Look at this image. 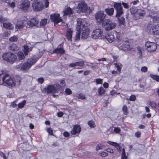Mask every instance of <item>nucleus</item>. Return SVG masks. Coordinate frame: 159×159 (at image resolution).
I'll return each mask as SVG.
<instances>
[{
  "instance_id": "53",
  "label": "nucleus",
  "mask_w": 159,
  "mask_h": 159,
  "mask_svg": "<svg viewBox=\"0 0 159 159\" xmlns=\"http://www.w3.org/2000/svg\"><path fill=\"white\" fill-rule=\"evenodd\" d=\"M129 99L131 101H134L136 99V97L134 95H132L130 96Z\"/></svg>"
},
{
  "instance_id": "2",
  "label": "nucleus",
  "mask_w": 159,
  "mask_h": 159,
  "mask_svg": "<svg viewBox=\"0 0 159 159\" xmlns=\"http://www.w3.org/2000/svg\"><path fill=\"white\" fill-rule=\"evenodd\" d=\"M2 80L4 85L9 87L14 86L16 81L14 78L10 76L8 74H5L2 77Z\"/></svg>"
},
{
  "instance_id": "20",
  "label": "nucleus",
  "mask_w": 159,
  "mask_h": 159,
  "mask_svg": "<svg viewBox=\"0 0 159 159\" xmlns=\"http://www.w3.org/2000/svg\"><path fill=\"white\" fill-rule=\"evenodd\" d=\"M25 20L19 21H18L16 25V28L17 30H20L22 29L25 26V25L26 23Z\"/></svg>"
},
{
  "instance_id": "17",
  "label": "nucleus",
  "mask_w": 159,
  "mask_h": 159,
  "mask_svg": "<svg viewBox=\"0 0 159 159\" xmlns=\"http://www.w3.org/2000/svg\"><path fill=\"white\" fill-rule=\"evenodd\" d=\"M105 39L109 43H111L115 39V36L114 35L113 33H108L105 36Z\"/></svg>"
},
{
  "instance_id": "59",
  "label": "nucleus",
  "mask_w": 159,
  "mask_h": 159,
  "mask_svg": "<svg viewBox=\"0 0 159 159\" xmlns=\"http://www.w3.org/2000/svg\"><path fill=\"white\" fill-rule=\"evenodd\" d=\"M139 2V0H136L131 2L130 3V4H133V5H135L137 4Z\"/></svg>"
},
{
  "instance_id": "40",
  "label": "nucleus",
  "mask_w": 159,
  "mask_h": 159,
  "mask_svg": "<svg viewBox=\"0 0 159 159\" xmlns=\"http://www.w3.org/2000/svg\"><path fill=\"white\" fill-rule=\"evenodd\" d=\"M88 124L91 127L93 128L95 126L94 122L93 120L89 121L88 122Z\"/></svg>"
},
{
  "instance_id": "51",
  "label": "nucleus",
  "mask_w": 159,
  "mask_h": 159,
  "mask_svg": "<svg viewBox=\"0 0 159 159\" xmlns=\"http://www.w3.org/2000/svg\"><path fill=\"white\" fill-rule=\"evenodd\" d=\"M9 2L7 3L8 4V6L12 8L14 7L15 6V3L14 2H12L11 3H10V0H9Z\"/></svg>"
},
{
  "instance_id": "25",
  "label": "nucleus",
  "mask_w": 159,
  "mask_h": 159,
  "mask_svg": "<svg viewBox=\"0 0 159 159\" xmlns=\"http://www.w3.org/2000/svg\"><path fill=\"white\" fill-rule=\"evenodd\" d=\"M3 26L4 28L9 30H12L14 27L13 25L10 23H3Z\"/></svg>"
},
{
  "instance_id": "15",
  "label": "nucleus",
  "mask_w": 159,
  "mask_h": 159,
  "mask_svg": "<svg viewBox=\"0 0 159 159\" xmlns=\"http://www.w3.org/2000/svg\"><path fill=\"white\" fill-rule=\"evenodd\" d=\"M77 8L80 11L85 12L87 11V4L84 1H81L78 4Z\"/></svg>"
},
{
  "instance_id": "62",
  "label": "nucleus",
  "mask_w": 159,
  "mask_h": 159,
  "mask_svg": "<svg viewBox=\"0 0 159 159\" xmlns=\"http://www.w3.org/2000/svg\"><path fill=\"white\" fill-rule=\"evenodd\" d=\"M38 81L41 84L43 83L44 81V79L42 78H39L38 79Z\"/></svg>"
},
{
  "instance_id": "26",
  "label": "nucleus",
  "mask_w": 159,
  "mask_h": 159,
  "mask_svg": "<svg viewBox=\"0 0 159 159\" xmlns=\"http://www.w3.org/2000/svg\"><path fill=\"white\" fill-rule=\"evenodd\" d=\"M63 15H68L72 14V10L70 7H67L63 11Z\"/></svg>"
},
{
  "instance_id": "21",
  "label": "nucleus",
  "mask_w": 159,
  "mask_h": 159,
  "mask_svg": "<svg viewBox=\"0 0 159 159\" xmlns=\"http://www.w3.org/2000/svg\"><path fill=\"white\" fill-rule=\"evenodd\" d=\"M38 21L36 20V19L33 18L28 21L26 23L30 27H32L36 26L38 24Z\"/></svg>"
},
{
  "instance_id": "1",
  "label": "nucleus",
  "mask_w": 159,
  "mask_h": 159,
  "mask_svg": "<svg viewBox=\"0 0 159 159\" xmlns=\"http://www.w3.org/2000/svg\"><path fill=\"white\" fill-rule=\"evenodd\" d=\"M129 11L131 14L133 15V18L135 20L142 18L145 14V11L143 9L134 7H130Z\"/></svg>"
},
{
  "instance_id": "16",
  "label": "nucleus",
  "mask_w": 159,
  "mask_h": 159,
  "mask_svg": "<svg viewBox=\"0 0 159 159\" xmlns=\"http://www.w3.org/2000/svg\"><path fill=\"white\" fill-rule=\"evenodd\" d=\"M84 65V62L82 61L70 63L69 64V66L71 67H74L75 68L80 69L82 68Z\"/></svg>"
},
{
  "instance_id": "31",
  "label": "nucleus",
  "mask_w": 159,
  "mask_h": 159,
  "mask_svg": "<svg viewBox=\"0 0 159 159\" xmlns=\"http://www.w3.org/2000/svg\"><path fill=\"white\" fill-rule=\"evenodd\" d=\"M48 19H43L41 20L40 22V26L41 27H43L47 24Z\"/></svg>"
},
{
  "instance_id": "27",
  "label": "nucleus",
  "mask_w": 159,
  "mask_h": 159,
  "mask_svg": "<svg viewBox=\"0 0 159 159\" xmlns=\"http://www.w3.org/2000/svg\"><path fill=\"white\" fill-rule=\"evenodd\" d=\"M105 11L109 16H111L113 15L114 9L113 8L108 7L105 9Z\"/></svg>"
},
{
  "instance_id": "50",
  "label": "nucleus",
  "mask_w": 159,
  "mask_h": 159,
  "mask_svg": "<svg viewBox=\"0 0 159 159\" xmlns=\"http://www.w3.org/2000/svg\"><path fill=\"white\" fill-rule=\"evenodd\" d=\"M54 86L56 88V91H57V89H61L62 87V86L60 85L59 84H55L54 85Z\"/></svg>"
},
{
  "instance_id": "35",
  "label": "nucleus",
  "mask_w": 159,
  "mask_h": 159,
  "mask_svg": "<svg viewBox=\"0 0 159 159\" xmlns=\"http://www.w3.org/2000/svg\"><path fill=\"white\" fill-rule=\"evenodd\" d=\"M98 94L101 95L104 93V88L102 86H101L98 89Z\"/></svg>"
},
{
  "instance_id": "61",
  "label": "nucleus",
  "mask_w": 159,
  "mask_h": 159,
  "mask_svg": "<svg viewBox=\"0 0 159 159\" xmlns=\"http://www.w3.org/2000/svg\"><path fill=\"white\" fill-rule=\"evenodd\" d=\"M141 133L139 131H138L135 133V135L137 138H139L140 137Z\"/></svg>"
},
{
  "instance_id": "44",
  "label": "nucleus",
  "mask_w": 159,
  "mask_h": 159,
  "mask_svg": "<svg viewBox=\"0 0 159 159\" xmlns=\"http://www.w3.org/2000/svg\"><path fill=\"white\" fill-rule=\"evenodd\" d=\"M22 63L19 64L16 66V69L18 71H22Z\"/></svg>"
},
{
  "instance_id": "38",
  "label": "nucleus",
  "mask_w": 159,
  "mask_h": 159,
  "mask_svg": "<svg viewBox=\"0 0 159 159\" xmlns=\"http://www.w3.org/2000/svg\"><path fill=\"white\" fill-rule=\"evenodd\" d=\"M104 148V145L103 144L101 143H99L97 145L96 149L97 151H98L101 149H102Z\"/></svg>"
},
{
  "instance_id": "19",
  "label": "nucleus",
  "mask_w": 159,
  "mask_h": 159,
  "mask_svg": "<svg viewBox=\"0 0 159 159\" xmlns=\"http://www.w3.org/2000/svg\"><path fill=\"white\" fill-rule=\"evenodd\" d=\"M53 52L58 54H64L65 53V51L63 49V45L62 44H60L56 49L53 50Z\"/></svg>"
},
{
  "instance_id": "30",
  "label": "nucleus",
  "mask_w": 159,
  "mask_h": 159,
  "mask_svg": "<svg viewBox=\"0 0 159 159\" xmlns=\"http://www.w3.org/2000/svg\"><path fill=\"white\" fill-rule=\"evenodd\" d=\"M81 32V30H77L76 34L75 37V41H79L80 39V34Z\"/></svg>"
},
{
  "instance_id": "55",
  "label": "nucleus",
  "mask_w": 159,
  "mask_h": 159,
  "mask_svg": "<svg viewBox=\"0 0 159 159\" xmlns=\"http://www.w3.org/2000/svg\"><path fill=\"white\" fill-rule=\"evenodd\" d=\"M67 95H70L72 93V91L69 88L66 89L65 91Z\"/></svg>"
},
{
  "instance_id": "63",
  "label": "nucleus",
  "mask_w": 159,
  "mask_h": 159,
  "mask_svg": "<svg viewBox=\"0 0 159 159\" xmlns=\"http://www.w3.org/2000/svg\"><path fill=\"white\" fill-rule=\"evenodd\" d=\"M106 151L107 152L111 153H113L114 152L113 149L109 148L106 149Z\"/></svg>"
},
{
  "instance_id": "23",
  "label": "nucleus",
  "mask_w": 159,
  "mask_h": 159,
  "mask_svg": "<svg viewBox=\"0 0 159 159\" xmlns=\"http://www.w3.org/2000/svg\"><path fill=\"white\" fill-rule=\"evenodd\" d=\"M81 131V128L78 125H75L74 126L73 129L71 131V133L73 134L79 133Z\"/></svg>"
},
{
  "instance_id": "5",
  "label": "nucleus",
  "mask_w": 159,
  "mask_h": 159,
  "mask_svg": "<svg viewBox=\"0 0 159 159\" xmlns=\"http://www.w3.org/2000/svg\"><path fill=\"white\" fill-rule=\"evenodd\" d=\"M2 57L4 60L7 61L11 64H13L17 58L16 55L11 52L4 53Z\"/></svg>"
},
{
  "instance_id": "64",
  "label": "nucleus",
  "mask_w": 159,
  "mask_h": 159,
  "mask_svg": "<svg viewBox=\"0 0 159 159\" xmlns=\"http://www.w3.org/2000/svg\"><path fill=\"white\" fill-rule=\"evenodd\" d=\"M114 131L116 133H119L120 131V129L118 128H115L114 129Z\"/></svg>"
},
{
  "instance_id": "34",
  "label": "nucleus",
  "mask_w": 159,
  "mask_h": 159,
  "mask_svg": "<svg viewBox=\"0 0 159 159\" xmlns=\"http://www.w3.org/2000/svg\"><path fill=\"white\" fill-rule=\"evenodd\" d=\"M153 22L155 23H158L159 22V16L157 15L154 16L152 18Z\"/></svg>"
},
{
  "instance_id": "13",
  "label": "nucleus",
  "mask_w": 159,
  "mask_h": 159,
  "mask_svg": "<svg viewBox=\"0 0 159 159\" xmlns=\"http://www.w3.org/2000/svg\"><path fill=\"white\" fill-rule=\"evenodd\" d=\"M102 33L103 31L102 30L100 29H96L93 31L91 37L94 39H96L99 38H102Z\"/></svg>"
},
{
  "instance_id": "33",
  "label": "nucleus",
  "mask_w": 159,
  "mask_h": 159,
  "mask_svg": "<svg viewBox=\"0 0 159 159\" xmlns=\"http://www.w3.org/2000/svg\"><path fill=\"white\" fill-rule=\"evenodd\" d=\"M114 65L115 67L117 69V71L119 73L120 72L122 67L121 64L116 63Z\"/></svg>"
},
{
  "instance_id": "4",
  "label": "nucleus",
  "mask_w": 159,
  "mask_h": 159,
  "mask_svg": "<svg viewBox=\"0 0 159 159\" xmlns=\"http://www.w3.org/2000/svg\"><path fill=\"white\" fill-rule=\"evenodd\" d=\"M102 25L106 31L111 30L114 28L116 25V23L109 19H105L102 22Z\"/></svg>"
},
{
  "instance_id": "8",
  "label": "nucleus",
  "mask_w": 159,
  "mask_h": 159,
  "mask_svg": "<svg viewBox=\"0 0 159 159\" xmlns=\"http://www.w3.org/2000/svg\"><path fill=\"white\" fill-rule=\"evenodd\" d=\"M146 30L148 33H152L154 35H159V25H158L152 27L148 26L146 28Z\"/></svg>"
},
{
  "instance_id": "32",
  "label": "nucleus",
  "mask_w": 159,
  "mask_h": 159,
  "mask_svg": "<svg viewBox=\"0 0 159 159\" xmlns=\"http://www.w3.org/2000/svg\"><path fill=\"white\" fill-rule=\"evenodd\" d=\"M118 18L119 23L120 25H124L125 23V19L123 17H121L120 18Z\"/></svg>"
},
{
  "instance_id": "14",
  "label": "nucleus",
  "mask_w": 159,
  "mask_h": 159,
  "mask_svg": "<svg viewBox=\"0 0 159 159\" xmlns=\"http://www.w3.org/2000/svg\"><path fill=\"white\" fill-rule=\"evenodd\" d=\"M44 91L47 94L54 93L56 92V88L54 85H49L43 89Z\"/></svg>"
},
{
  "instance_id": "18",
  "label": "nucleus",
  "mask_w": 159,
  "mask_h": 159,
  "mask_svg": "<svg viewBox=\"0 0 159 159\" xmlns=\"http://www.w3.org/2000/svg\"><path fill=\"white\" fill-rule=\"evenodd\" d=\"M83 20L80 18H78L77 19V26L76 30H81L83 29V28L85 27V25L83 24Z\"/></svg>"
},
{
  "instance_id": "48",
  "label": "nucleus",
  "mask_w": 159,
  "mask_h": 159,
  "mask_svg": "<svg viewBox=\"0 0 159 159\" xmlns=\"http://www.w3.org/2000/svg\"><path fill=\"white\" fill-rule=\"evenodd\" d=\"M77 97L79 99H84L85 98V95L82 93H80Z\"/></svg>"
},
{
  "instance_id": "41",
  "label": "nucleus",
  "mask_w": 159,
  "mask_h": 159,
  "mask_svg": "<svg viewBox=\"0 0 159 159\" xmlns=\"http://www.w3.org/2000/svg\"><path fill=\"white\" fill-rule=\"evenodd\" d=\"M96 84H102L103 83L102 80L100 78H97L95 80Z\"/></svg>"
},
{
  "instance_id": "39",
  "label": "nucleus",
  "mask_w": 159,
  "mask_h": 159,
  "mask_svg": "<svg viewBox=\"0 0 159 159\" xmlns=\"http://www.w3.org/2000/svg\"><path fill=\"white\" fill-rule=\"evenodd\" d=\"M17 56L19 57L20 60H21L24 58V54L22 52H19L18 53Z\"/></svg>"
},
{
  "instance_id": "49",
  "label": "nucleus",
  "mask_w": 159,
  "mask_h": 159,
  "mask_svg": "<svg viewBox=\"0 0 159 159\" xmlns=\"http://www.w3.org/2000/svg\"><path fill=\"white\" fill-rule=\"evenodd\" d=\"M121 4H122L124 8H125V9H128L129 8V6L128 5V3H126L124 2H122Z\"/></svg>"
},
{
  "instance_id": "29",
  "label": "nucleus",
  "mask_w": 159,
  "mask_h": 159,
  "mask_svg": "<svg viewBox=\"0 0 159 159\" xmlns=\"http://www.w3.org/2000/svg\"><path fill=\"white\" fill-rule=\"evenodd\" d=\"M123 50H128L130 48L129 45L128 43H123L121 46V48H120Z\"/></svg>"
},
{
  "instance_id": "45",
  "label": "nucleus",
  "mask_w": 159,
  "mask_h": 159,
  "mask_svg": "<svg viewBox=\"0 0 159 159\" xmlns=\"http://www.w3.org/2000/svg\"><path fill=\"white\" fill-rule=\"evenodd\" d=\"M7 20V18L3 17L2 16H0V23H3L4 22Z\"/></svg>"
},
{
  "instance_id": "11",
  "label": "nucleus",
  "mask_w": 159,
  "mask_h": 159,
  "mask_svg": "<svg viewBox=\"0 0 159 159\" xmlns=\"http://www.w3.org/2000/svg\"><path fill=\"white\" fill-rule=\"evenodd\" d=\"M30 2L28 1L25 0L21 1L19 5V8L21 10L27 11L29 8Z\"/></svg>"
},
{
  "instance_id": "12",
  "label": "nucleus",
  "mask_w": 159,
  "mask_h": 159,
  "mask_svg": "<svg viewBox=\"0 0 159 159\" xmlns=\"http://www.w3.org/2000/svg\"><path fill=\"white\" fill-rule=\"evenodd\" d=\"M33 9L34 11H39L42 10L44 7L43 4L41 2H34L32 4Z\"/></svg>"
},
{
  "instance_id": "54",
  "label": "nucleus",
  "mask_w": 159,
  "mask_h": 159,
  "mask_svg": "<svg viewBox=\"0 0 159 159\" xmlns=\"http://www.w3.org/2000/svg\"><path fill=\"white\" fill-rule=\"evenodd\" d=\"M113 33L114 35L115 36V35H116V39L118 40H120L119 38H120V34L116 31H115L114 32H113Z\"/></svg>"
},
{
  "instance_id": "42",
  "label": "nucleus",
  "mask_w": 159,
  "mask_h": 159,
  "mask_svg": "<svg viewBox=\"0 0 159 159\" xmlns=\"http://www.w3.org/2000/svg\"><path fill=\"white\" fill-rule=\"evenodd\" d=\"M17 39V37L16 36H14L9 39V40L11 42H16Z\"/></svg>"
},
{
  "instance_id": "57",
  "label": "nucleus",
  "mask_w": 159,
  "mask_h": 159,
  "mask_svg": "<svg viewBox=\"0 0 159 159\" xmlns=\"http://www.w3.org/2000/svg\"><path fill=\"white\" fill-rule=\"evenodd\" d=\"M47 131L49 133V134L51 135H53V131L51 128H48L47 129Z\"/></svg>"
},
{
  "instance_id": "58",
  "label": "nucleus",
  "mask_w": 159,
  "mask_h": 159,
  "mask_svg": "<svg viewBox=\"0 0 159 159\" xmlns=\"http://www.w3.org/2000/svg\"><path fill=\"white\" fill-rule=\"evenodd\" d=\"M141 70L142 72H146L147 71L148 68L146 66H143L141 68Z\"/></svg>"
},
{
  "instance_id": "28",
  "label": "nucleus",
  "mask_w": 159,
  "mask_h": 159,
  "mask_svg": "<svg viewBox=\"0 0 159 159\" xmlns=\"http://www.w3.org/2000/svg\"><path fill=\"white\" fill-rule=\"evenodd\" d=\"M31 48H29L27 45H24L23 47V51L25 55H27L28 54V52L31 51Z\"/></svg>"
},
{
  "instance_id": "46",
  "label": "nucleus",
  "mask_w": 159,
  "mask_h": 159,
  "mask_svg": "<svg viewBox=\"0 0 159 159\" xmlns=\"http://www.w3.org/2000/svg\"><path fill=\"white\" fill-rule=\"evenodd\" d=\"M122 110L124 114L126 115L128 113V109L127 107L126 106L124 105L123 106Z\"/></svg>"
},
{
  "instance_id": "7",
  "label": "nucleus",
  "mask_w": 159,
  "mask_h": 159,
  "mask_svg": "<svg viewBox=\"0 0 159 159\" xmlns=\"http://www.w3.org/2000/svg\"><path fill=\"white\" fill-rule=\"evenodd\" d=\"M113 7L116 12L115 17L116 18L120 17L123 13V7L121 6V3L114 2Z\"/></svg>"
},
{
  "instance_id": "60",
  "label": "nucleus",
  "mask_w": 159,
  "mask_h": 159,
  "mask_svg": "<svg viewBox=\"0 0 159 159\" xmlns=\"http://www.w3.org/2000/svg\"><path fill=\"white\" fill-rule=\"evenodd\" d=\"M44 3H45V6L46 8L48 7L49 4V2L48 0H43Z\"/></svg>"
},
{
  "instance_id": "56",
  "label": "nucleus",
  "mask_w": 159,
  "mask_h": 159,
  "mask_svg": "<svg viewBox=\"0 0 159 159\" xmlns=\"http://www.w3.org/2000/svg\"><path fill=\"white\" fill-rule=\"evenodd\" d=\"M100 155L102 157H105L108 156V154L107 152H102L100 153Z\"/></svg>"
},
{
  "instance_id": "52",
  "label": "nucleus",
  "mask_w": 159,
  "mask_h": 159,
  "mask_svg": "<svg viewBox=\"0 0 159 159\" xmlns=\"http://www.w3.org/2000/svg\"><path fill=\"white\" fill-rule=\"evenodd\" d=\"M137 50L138 51V53L139 55V57L140 58H141L142 57V52L141 51V49L140 48L138 47L137 48Z\"/></svg>"
},
{
  "instance_id": "6",
  "label": "nucleus",
  "mask_w": 159,
  "mask_h": 159,
  "mask_svg": "<svg viewBox=\"0 0 159 159\" xmlns=\"http://www.w3.org/2000/svg\"><path fill=\"white\" fill-rule=\"evenodd\" d=\"M106 15L103 11L100 10L97 11L95 15V19L99 24H101L104 21Z\"/></svg>"
},
{
  "instance_id": "43",
  "label": "nucleus",
  "mask_w": 159,
  "mask_h": 159,
  "mask_svg": "<svg viewBox=\"0 0 159 159\" xmlns=\"http://www.w3.org/2000/svg\"><path fill=\"white\" fill-rule=\"evenodd\" d=\"M10 49L13 51H15L17 49L16 45L15 44H13L10 47Z\"/></svg>"
},
{
  "instance_id": "9",
  "label": "nucleus",
  "mask_w": 159,
  "mask_h": 159,
  "mask_svg": "<svg viewBox=\"0 0 159 159\" xmlns=\"http://www.w3.org/2000/svg\"><path fill=\"white\" fill-rule=\"evenodd\" d=\"M145 46L147 50L149 52H153L157 48L156 44L150 41L146 42Z\"/></svg>"
},
{
  "instance_id": "24",
  "label": "nucleus",
  "mask_w": 159,
  "mask_h": 159,
  "mask_svg": "<svg viewBox=\"0 0 159 159\" xmlns=\"http://www.w3.org/2000/svg\"><path fill=\"white\" fill-rule=\"evenodd\" d=\"M89 29L87 28H85L82 33L81 39H85L87 38L89 36Z\"/></svg>"
},
{
  "instance_id": "36",
  "label": "nucleus",
  "mask_w": 159,
  "mask_h": 159,
  "mask_svg": "<svg viewBox=\"0 0 159 159\" xmlns=\"http://www.w3.org/2000/svg\"><path fill=\"white\" fill-rule=\"evenodd\" d=\"M150 77L156 81L159 82V76L152 74L150 75Z\"/></svg>"
},
{
  "instance_id": "37",
  "label": "nucleus",
  "mask_w": 159,
  "mask_h": 159,
  "mask_svg": "<svg viewBox=\"0 0 159 159\" xmlns=\"http://www.w3.org/2000/svg\"><path fill=\"white\" fill-rule=\"evenodd\" d=\"M26 102V101L25 100H24L23 101L19 103L18 105V107L19 108H23L25 105Z\"/></svg>"
},
{
  "instance_id": "47",
  "label": "nucleus",
  "mask_w": 159,
  "mask_h": 159,
  "mask_svg": "<svg viewBox=\"0 0 159 159\" xmlns=\"http://www.w3.org/2000/svg\"><path fill=\"white\" fill-rule=\"evenodd\" d=\"M115 147L116 148L118 151L120 152L121 151V147L120 146L118 143H117Z\"/></svg>"
},
{
  "instance_id": "3",
  "label": "nucleus",
  "mask_w": 159,
  "mask_h": 159,
  "mask_svg": "<svg viewBox=\"0 0 159 159\" xmlns=\"http://www.w3.org/2000/svg\"><path fill=\"white\" fill-rule=\"evenodd\" d=\"M39 53L40 55L36 58L34 59L33 58H30L28 59L26 62L22 64V71L26 72L41 57V55L40 54L41 53L40 52H39Z\"/></svg>"
},
{
  "instance_id": "10",
  "label": "nucleus",
  "mask_w": 159,
  "mask_h": 159,
  "mask_svg": "<svg viewBox=\"0 0 159 159\" xmlns=\"http://www.w3.org/2000/svg\"><path fill=\"white\" fill-rule=\"evenodd\" d=\"M50 17L51 20L54 22L55 25L62 21V20L60 16V14H59L54 13L50 15Z\"/></svg>"
},
{
  "instance_id": "22",
  "label": "nucleus",
  "mask_w": 159,
  "mask_h": 159,
  "mask_svg": "<svg viewBox=\"0 0 159 159\" xmlns=\"http://www.w3.org/2000/svg\"><path fill=\"white\" fill-rule=\"evenodd\" d=\"M73 32L72 30L71 29H69L67 30L66 36L68 40L70 42L72 41V34Z\"/></svg>"
}]
</instances>
